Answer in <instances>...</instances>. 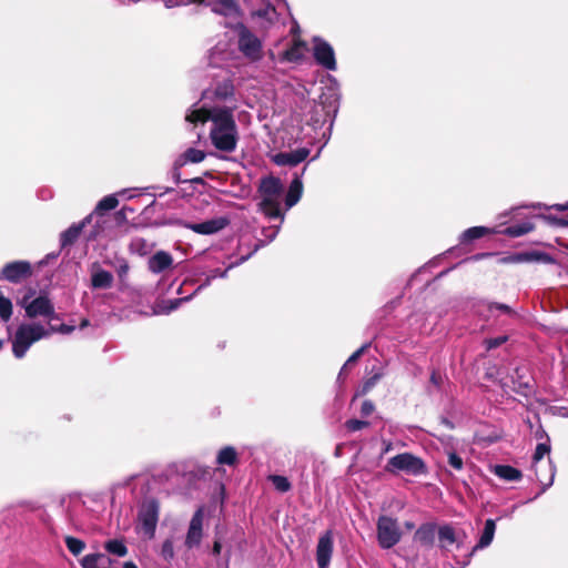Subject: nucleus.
<instances>
[{
  "label": "nucleus",
  "instance_id": "nucleus-1",
  "mask_svg": "<svg viewBox=\"0 0 568 568\" xmlns=\"http://www.w3.org/2000/svg\"><path fill=\"white\" fill-rule=\"evenodd\" d=\"M236 104L232 105H200L194 103L187 111L185 120L192 124L211 122L209 136L212 145L225 153L236 150L240 140L234 112Z\"/></svg>",
  "mask_w": 568,
  "mask_h": 568
},
{
  "label": "nucleus",
  "instance_id": "nucleus-2",
  "mask_svg": "<svg viewBox=\"0 0 568 568\" xmlns=\"http://www.w3.org/2000/svg\"><path fill=\"white\" fill-rule=\"evenodd\" d=\"M74 331V326L61 324L57 329L54 327L45 328L38 323L21 324L12 339V352L17 358H22L31 345L44 337H48L51 332H59L61 334H70Z\"/></svg>",
  "mask_w": 568,
  "mask_h": 568
},
{
  "label": "nucleus",
  "instance_id": "nucleus-3",
  "mask_svg": "<svg viewBox=\"0 0 568 568\" xmlns=\"http://www.w3.org/2000/svg\"><path fill=\"white\" fill-rule=\"evenodd\" d=\"M261 211L270 219H278L280 224L284 221V213L281 211L283 200V184L278 178L267 176L261 181L260 189Z\"/></svg>",
  "mask_w": 568,
  "mask_h": 568
},
{
  "label": "nucleus",
  "instance_id": "nucleus-4",
  "mask_svg": "<svg viewBox=\"0 0 568 568\" xmlns=\"http://www.w3.org/2000/svg\"><path fill=\"white\" fill-rule=\"evenodd\" d=\"M237 45L241 53L252 62L260 61L263 58L261 39L244 24L237 26Z\"/></svg>",
  "mask_w": 568,
  "mask_h": 568
},
{
  "label": "nucleus",
  "instance_id": "nucleus-5",
  "mask_svg": "<svg viewBox=\"0 0 568 568\" xmlns=\"http://www.w3.org/2000/svg\"><path fill=\"white\" fill-rule=\"evenodd\" d=\"M251 18L255 26L268 30L278 22V14L271 0H252Z\"/></svg>",
  "mask_w": 568,
  "mask_h": 568
},
{
  "label": "nucleus",
  "instance_id": "nucleus-6",
  "mask_svg": "<svg viewBox=\"0 0 568 568\" xmlns=\"http://www.w3.org/2000/svg\"><path fill=\"white\" fill-rule=\"evenodd\" d=\"M376 528L381 548L389 549L399 542L402 531L396 519L389 516H379Z\"/></svg>",
  "mask_w": 568,
  "mask_h": 568
},
{
  "label": "nucleus",
  "instance_id": "nucleus-7",
  "mask_svg": "<svg viewBox=\"0 0 568 568\" xmlns=\"http://www.w3.org/2000/svg\"><path fill=\"white\" fill-rule=\"evenodd\" d=\"M235 97V88L231 79H224L202 92L200 105H214L217 102H231Z\"/></svg>",
  "mask_w": 568,
  "mask_h": 568
},
{
  "label": "nucleus",
  "instance_id": "nucleus-8",
  "mask_svg": "<svg viewBox=\"0 0 568 568\" xmlns=\"http://www.w3.org/2000/svg\"><path fill=\"white\" fill-rule=\"evenodd\" d=\"M389 471H404L408 475L418 476L426 473L425 463L410 453H403L392 457L387 463Z\"/></svg>",
  "mask_w": 568,
  "mask_h": 568
},
{
  "label": "nucleus",
  "instance_id": "nucleus-9",
  "mask_svg": "<svg viewBox=\"0 0 568 568\" xmlns=\"http://www.w3.org/2000/svg\"><path fill=\"white\" fill-rule=\"evenodd\" d=\"M159 511V504L155 500L144 503L139 510L138 529L148 539H152L155 536Z\"/></svg>",
  "mask_w": 568,
  "mask_h": 568
},
{
  "label": "nucleus",
  "instance_id": "nucleus-10",
  "mask_svg": "<svg viewBox=\"0 0 568 568\" xmlns=\"http://www.w3.org/2000/svg\"><path fill=\"white\" fill-rule=\"evenodd\" d=\"M549 453H550V445L548 443H539L536 447V450H535V454L532 457L537 480L542 485L541 493H544L548 487H550L552 485L554 478H555V466L552 465L550 459H548L547 463L544 465L548 471L547 477L542 476L538 468V464L540 463V460Z\"/></svg>",
  "mask_w": 568,
  "mask_h": 568
},
{
  "label": "nucleus",
  "instance_id": "nucleus-11",
  "mask_svg": "<svg viewBox=\"0 0 568 568\" xmlns=\"http://www.w3.org/2000/svg\"><path fill=\"white\" fill-rule=\"evenodd\" d=\"M20 304L24 307L26 314L30 318L37 316L54 318L55 316L54 307L47 296H38L31 302H28V297H23Z\"/></svg>",
  "mask_w": 568,
  "mask_h": 568
},
{
  "label": "nucleus",
  "instance_id": "nucleus-12",
  "mask_svg": "<svg viewBox=\"0 0 568 568\" xmlns=\"http://www.w3.org/2000/svg\"><path fill=\"white\" fill-rule=\"evenodd\" d=\"M313 55L315 61L326 70H336V59L332 45L325 40L315 37L313 39Z\"/></svg>",
  "mask_w": 568,
  "mask_h": 568
},
{
  "label": "nucleus",
  "instance_id": "nucleus-13",
  "mask_svg": "<svg viewBox=\"0 0 568 568\" xmlns=\"http://www.w3.org/2000/svg\"><path fill=\"white\" fill-rule=\"evenodd\" d=\"M203 525L204 507H199L196 511L193 514L186 531L184 545L187 549H192L200 546L202 538L204 536Z\"/></svg>",
  "mask_w": 568,
  "mask_h": 568
},
{
  "label": "nucleus",
  "instance_id": "nucleus-14",
  "mask_svg": "<svg viewBox=\"0 0 568 568\" xmlns=\"http://www.w3.org/2000/svg\"><path fill=\"white\" fill-rule=\"evenodd\" d=\"M474 312L485 321L497 317L499 314L509 317L516 316V312L507 304L479 301L474 304Z\"/></svg>",
  "mask_w": 568,
  "mask_h": 568
},
{
  "label": "nucleus",
  "instance_id": "nucleus-15",
  "mask_svg": "<svg viewBox=\"0 0 568 568\" xmlns=\"http://www.w3.org/2000/svg\"><path fill=\"white\" fill-rule=\"evenodd\" d=\"M229 224V217L216 216L200 223L186 222L183 226L201 235H213L224 230Z\"/></svg>",
  "mask_w": 568,
  "mask_h": 568
},
{
  "label": "nucleus",
  "instance_id": "nucleus-16",
  "mask_svg": "<svg viewBox=\"0 0 568 568\" xmlns=\"http://www.w3.org/2000/svg\"><path fill=\"white\" fill-rule=\"evenodd\" d=\"M313 112L315 115L311 118V121L315 126L329 120V128H332L337 112V99L334 98L327 102V99L324 100V97H321V102L315 104Z\"/></svg>",
  "mask_w": 568,
  "mask_h": 568
},
{
  "label": "nucleus",
  "instance_id": "nucleus-17",
  "mask_svg": "<svg viewBox=\"0 0 568 568\" xmlns=\"http://www.w3.org/2000/svg\"><path fill=\"white\" fill-rule=\"evenodd\" d=\"M334 549V538L331 530L325 531L318 538L316 546V562L318 568H328Z\"/></svg>",
  "mask_w": 568,
  "mask_h": 568
},
{
  "label": "nucleus",
  "instance_id": "nucleus-18",
  "mask_svg": "<svg viewBox=\"0 0 568 568\" xmlns=\"http://www.w3.org/2000/svg\"><path fill=\"white\" fill-rule=\"evenodd\" d=\"M31 275V265L26 261H16L8 263L1 271V277L11 282L18 283L21 280Z\"/></svg>",
  "mask_w": 568,
  "mask_h": 568
},
{
  "label": "nucleus",
  "instance_id": "nucleus-19",
  "mask_svg": "<svg viewBox=\"0 0 568 568\" xmlns=\"http://www.w3.org/2000/svg\"><path fill=\"white\" fill-rule=\"evenodd\" d=\"M310 155L307 148H300L290 152H280L274 155L273 161L277 165L295 166Z\"/></svg>",
  "mask_w": 568,
  "mask_h": 568
},
{
  "label": "nucleus",
  "instance_id": "nucleus-20",
  "mask_svg": "<svg viewBox=\"0 0 568 568\" xmlns=\"http://www.w3.org/2000/svg\"><path fill=\"white\" fill-rule=\"evenodd\" d=\"M194 3L207 6L213 12L221 16H234L237 13L239 8L235 0H190Z\"/></svg>",
  "mask_w": 568,
  "mask_h": 568
},
{
  "label": "nucleus",
  "instance_id": "nucleus-21",
  "mask_svg": "<svg viewBox=\"0 0 568 568\" xmlns=\"http://www.w3.org/2000/svg\"><path fill=\"white\" fill-rule=\"evenodd\" d=\"M91 220H92V214L87 216L82 222L74 223L70 227H68L65 231H63L60 235L61 247H65V246L73 244L80 236L83 227L88 223H90Z\"/></svg>",
  "mask_w": 568,
  "mask_h": 568
},
{
  "label": "nucleus",
  "instance_id": "nucleus-22",
  "mask_svg": "<svg viewBox=\"0 0 568 568\" xmlns=\"http://www.w3.org/2000/svg\"><path fill=\"white\" fill-rule=\"evenodd\" d=\"M303 193V183L301 175L295 174L294 179L292 180L286 197H285V205L286 210L293 207L301 199Z\"/></svg>",
  "mask_w": 568,
  "mask_h": 568
},
{
  "label": "nucleus",
  "instance_id": "nucleus-23",
  "mask_svg": "<svg viewBox=\"0 0 568 568\" xmlns=\"http://www.w3.org/2000/svg\"><path fill=\"white\" fill-rule=\"evenodd\" d=\"M172 263V256L164 251H160L149 260V270L153 273H161L169 268Z\"/></svg>",
  "mask_w": 568,
  "mask_h": 568
},
{
  "label": "nucleus",
  "instance_id": "nucleus-24",
  "mask_svg": "<svg viewBox=\"0 0 568 568\" xmlns=\"http://www.w3.org/2000/svg\"><path fill=\"white\" fill-rule=\"evenodd\" d=\"M491 471L505 481H519L523 478L521 471L510 465H495Z\"/></svg>",
  "mask_w": 568,
  "mask_h": 568
},
{
  "label": "nucleus",
  "instance_id": "nucleus-25",
  "mask_svg": "<svg viewBox=\"0 0 568 568\" xmlns=\"http://www.w3.org/2000/svg\"><path fill=\"white\" fill-rule=\"evenodd\" d=\"M113 283V275L105 270L98 267L92 272L91 285L93 288H109Z\"/></svg>",
  "mask_w": 568,
  "mask_h": 568
},
{
  "label": "nucleus",
  "instance_id": "nucleus-26",
  "mask_svg": "<svg viewBox=\"0 0 568 568\" xmlns=\"http://www.w3.org/2000/svg\"><path fill=\"white\" fill-rule=\"evenodd\" d=\"M239 462V454L233 446H225L216 454V464L235 466Z\"/></svg>",
  "mask_w": 568,
  "mask_h": 568
},
{
  "label": "nucleus",
  "instance_id": "nucleus-27",
  "mask_svg": "<svg viewBox=\"0 0 568 568\" xmlns=\"http://www.w3.org/2000/svg\"><path fill=\"white\" fill-rule=\"evenodd\" d=\"M495 530H496L495 520L494 519H487L485 521L484 530H483V532L480 535L479 541L475 546L474 550L483 549V548L488 547L491 544L493 539H494Z\"/></svg>",
  "mask_w": 568,
  "mask_h": 568
},
{
  "label": "nucleus",
  "instance_id": "nucleus-28",
  "mask_svg": "<svg viewBox=\"0 0 568 568\" xmlns=\"http://www.w3.org/2000/svg\"><path fill=\"white\" fill-rule=\"evenodd\" d=\"M489 232V229L485 226H473L464 231L459 240L460 243H469L487 235Z\"/></svg>",
  "mask_w": 568,
  "mask_h": 568
},
{
  "label": "nucleus",
  "instance_id": "nucleus-29",
  "mask_svg": "<svg viewBox=\"0 0 568 568\" xmlns=\"http://www.w3.org/2000/svg\"><path fill=\"white\" fill-rule=\"evenodd\" d=\"M532 230H534V224L529 221H526V222L514 224V225L506 227L504 233L511 237H518V236L529 233Z\"/></svg>",
  "mask_w": 568,
  "mask_h": 568
},
{
  "label": "nucleus",
  "instance_id": "nucleus-30",
  "mask_svg": "<svg viewBox=\"0 0 568 568\" xmlns=\"http://www.w3.org/2000/svg\"><path fill=\"white\" fill-rule=\"evenodd\" d=\"M191 298V295L182 298H174L169 301H163L161 304L156 306L154 311L155 314H170L172 311L176 310L183 302H186Z\"/></svg>",
  "mask_w": 568,
  "mask_h": 568
},
{
  "label": "nucleus",
  "instance_id": "nucleus-31",
  "mask_svg": "<svg viewBox=\"0 0 568 568\" xmlns=\"http://www.w3.org/2000/svg\"><path fill=\"white\" fill-rule=\"evenodd\" d=\"M116 195L118 194H110L101 199L95 206L94 214H101L115 209L119 204Z\"/></svg>",
  "mask_w": 568,
  "mask_h": 568
},
{
  "label": "nucleus",
  "instance_id": "nucleus-32",
  "mask_svg": "<svg viewBox=\"0 0 568 568\" xmlns=\"http://www.w3.org/2000/svg\"><path fill=\"white\" fill-rule=\"evenodd\" d=\"M104 548L108 552L118 557H124L128 555V547L120 539H111L104 544Z\"/></svg>",
  "mask_w": 568,
  "mask_h": 568
},
{
  "label": "nucleus",
  "instance_id": "nucleus-33",
  "mask_svg": "<svg viewBox=\"0 0 568 568\" xmlns=\"http://www.w3.org/2000/svg\"><path fill=\"white\" fill-rule=\"evenodd\" d=\"M438 538L442 547H447L456 541L455 531L450 526L440 527Z\"/></svg>",
  "mask_w": 568,
  "mask_h": 568
},
{
  "label": "nucleus",
  "instance_id": "nucleus-34",
  "mask_svg": "<svg viewBox=\"0 0 568 568\" xmlns=\"http://www.w3.org/2000/svg\"><path fill=\"white\" fill-rule=\"evenodd\" d=\"M246 260H247V256H242V257L240 258V261H239V262L230 264V266H229L227 268H225L224 271H221V270H219V268H216V270L212 271V272L210 273V275L206 277V280H205L204 284L200 285V286L196 288V291L201 290L203 286L209 285V284L211 283V281H212V280H214V278H216V277H221V278L226 277L227 271H229L230 268H232L233 266L239 265V264H241V263L245 262Z\"/></svg>",
  "mask_w": 568,
  "mask_h": 568
},
{
  "label": "nucleus",
  "instance_id": "nucleus-35",
  "mask_svg": "<svg viewBox=\"0 0 568 568\" xmlns=\"http://www.w3.org/2000/svg\"><path fill=\"white\" fill-rule=\"evenodd\" d=\"M160 556L165 562H171L175 557L174 542L172 538H166L160 549Z\"/></svg>",
  "mask_w": 568,
  "mask_h": 568
},
{
  "label": "nucleus",
  "instance_id": "nucleus-36",
  "mask_svg": "<svg viewBox=\"0 0 568 568\" xmlns=\"http://www.w3.org/2000/svg\"><path fill=\"white\" fill-rule=\"evenodd\" d=\"M64 541L68 550L74 556L80 555L85 548V542L75 537L68 536Z\"/></svg>",
  "mask_w": 568,
  "mask_h": 568
},
{
  "label": "nucleus",
  "instance_id": "nucleus-37",
  "mask_svg": "<svg viewBox=\"0 0 568 568\" xmlns=\"http://www.w3.org/2000/svg\"><path fill=\"white\" fill-rule=\"evenodd\" d=\"M415 538L425 545H430L434 540V528L432 526H422L417 529Z\"/></svg>",
  "mask_w": 568,
  "mask_h": 568
},
{
  "label": "nucleus",
  "instance_id": "nucleus-38",
  "mask_svg": "<svg viewBox=\"0 0 568 568\" xmlns=\"http://www.w3.org/2000/svg\"><path fill=\"white\" fill-rule=\"evenodd\" d=\"M303 47L304 44L302 42H295L293 47L284 52V59L290 62L298 61L303 55Z\"/></svg>",
  "mask_w": 568,
  "mask_h": 568
},
{
  "label": "nucleus",
  "instance_id": "nucleus-39",
  "mask_svg": "<svg viewBox=\"0 0 568 568\" xmlns=\"http://www.w3.org/2000/svg\"><path fill=\"white\" fill-rule=\"evenodd\" d=\"M205 156L206 154L204 151L194 148H190L184 153L185 161L191 163H200L205 159Z\"/></svg>",
  "mask_w": 568,
  "mask_h": 568
},
{
  "label": "nucleus",
  "instance_id": "nucleus-40",
  "mask_svg": "<svg viewBox=\"0 0 568 568\" xmlns=\"http://www.w3.org/2000/svg\"><path fill=\"white\" fill-rule=\"evenodd\" d=\"M270 479H271L272 484L274 485V487L281 493H286L291 489V483L284 476L273 475L270 477Z\"/></svg>",
  "mask_w": 568,
  "mask_h": 568
},
{
  "label": "nucleus",
  "instance_id": "nucleus-41",
  "mask_svg": "<svg viewBox=\"0 0 568 568\" xmlns=\"http://www.w3.org/2000/svg\"><path fill=\"white\" fill-rule=\"evenodd\" d=\"M12 315V303L9 298L2 297L0 300V317L2 321L8 322Z\"/></svg>",
  "mask_w": 568,
  "mask_h": 568
},
{
  "label": "nucleus",
  "instance_id": "nucleus-42",
  "mask_svg": "<svg viewBox=\"0 0 568 568\" xmlns=\"http://www.w3.org/2000/svg\"><path fill=\"white\" fill-rule=\"evenodd\" d=\"M367 346H368L367 344L363 345L361 348H358L355 353H353L348 357V359L346 361V363L343 365V367L339 371L338 381H341L343 378V371L347 369L348 366L356 363V361L361 357V355L364 353V351L366 349Z\"/></svg>",
  "mask_w": 568,
  "mask_h": 568
},
{
  "label": "nucleus",
  "instance_id": "nucleus-43",
  "mask_svg": "<svg viewBox=\"0 0 568 568\" xmlns=\"http://www.w3.org/2000/svg\"><path fill=\"white\" fill-rule=\"evenodd\" d=\"M383 376V373L382 372H376L373 376H371L369 378H367L364 383H363V386H362V394H366L368 393L375 385L376 383L382 378Z\"/></svg>",
  "mask_w": 568,
  "mask_h": 568
},
{
  "label": "nucleus",
  "instance_id": "nucleus-44",
  "mask_svg": "<svg viewBox=\"0 0 568 568\" xmlns=\"http://www.w3.org/2000/svg\"><path fill=\"white\" fill-rule=\"evenodd\" d=\"M507 339H508V337L506 335H503V336H498L495 338H487V339H485L484 344L486 346V349L490 351V349L499 347L500 345L506 343Z\"/></svg>",
  "mask_w": 568,
  "mask_h": 568
},
{
  "label": "nucleus",
  "instance_id": "nucleus-45",
  "mask_svg": "<svg viewBox=\"0 0 568 568\" xmlns=\"http://www.w3.org/2000/svg\"><path fill=\"white\" fill-rule=\"evenodd\" d=\"M369 425L366 420H359V419H349L345 423L346 428L349 432H357L361 430Z\"/></svg>",
  "mask_w": 568,
  "mask_h": 568
},
{
  "label": "nucleus",
  "instance_id": "nucleus-46",
  "mask_svg": "<svg viewBox=\"0 0 568 568\" xmlns=\"http://www.w3.org/2000/svg\"><path fill=\"white\" fill-rule=\"evenodd\" d=\"M448 464L456 470H462L464 466L462 457L454 452L448 454Z\"/></svg>",
  "mask_w": 568,
  "mask_h": 568
},
{
  "label": "nucleus",
  "instance_id": "nucleus-47",
  "mask_svg": "<svg viewBox=\"0 0 568 568\" xmlns=\"http://www.w3.org/2000/svg\"><path fill=\"white\" fill-rule=\"evenodd\" d=\"M116 273L120 280H124L129 273V264L125 260H121L116 266Z\"/></svg>",
  "mask_w": 568,
  "mask_h": 568
},
{
  "label": "nucleus",
  "instance_id": "nucleus-48",
  "mask_svg": "<svg viewBox=\"0 0 568 568\" xmlns=\"http://www.w3.org/2000/svg\"><path fill=\"white\" fill-rule=\"evenodd\" d=\"M374 404L371 400H364L361 407L363 416H369L374 412Z\"/></svg>",
  "mask_w": 568,
  "mask_h": 568
},
{
  "label": "nucleus",
  "instance_id": "nucleus-49",
  "mask_svg": "<svg viewBox=\"0 0 568 568\" xmlns=\"http://www.w3.org/2000/svg\"><path fill=\"white\" fill-rule=\"evenodd\" d=\"M118 195L124 196L126 199H133L139 195V190L135 187L123 189L118 193Z\"/></svg>",
  "mask_w": 568,
  "mask_h": 568
},
{
  "label": "nucleus",
  "instance_id": "nucleus-50",
  "mask_svg": "<svg viewBox=\"0 0 568 568\" xmlns=\"http://www.w3.org/2000/svg\"><path fill=\"white\" fill-rule=\"evenodd\" d=\"M278 231H280V225L272 226V227L265 230L264 232H265V236H267L270 239V241H272L273 239H275Z\"/></svg>",
  "mask_w": 568,
  "mask_h": 568
},
{
  "label": "nucleus",
  "instance_id": "nucleus-51",
  "mask_svg": "<svg viewBox=\"0 0 568 568\" xmlns=\"http://www.w3.org/2000/svg\"><path fill=\"white\" fill-rule=\"evenodd\" d=\"M545 219L555 225H560V226L568 225V221H566L564 219H558V217H554V216H545Z\"/></svg>",
  "mask_w": 568,
  "mask_h": 568
},
{
  "label": "nucleus",
  "instance_id": "nucleus-52",
  "mask_svg": "<svg viewBox=\"0 0 568 568\" xmlns=\"http://www.w3.org/2000/svg\"><path fill=\"white\" fill-rule=\"evenodd\" d=\"M532 257H534V254H528V253L518 254V255H516L515 261H517V262H528V261H532L534 260Z\"/></svg>",
  "mask_w": 568,
  "mask_h": 568
},
{
  "label": "nucleus",
  "instance_id": "nucleus-53",
  "mask_svg": "<svg viewBox=\"0 0 568 568\" xmlns=\"http://www.w3.org/2000/svg\"><path fill=\"white\" fill-rule=\"evenodd\" d=\"M221 550H222V545H221V541L220 540H215L213 542V547H212V554L214 556H219L221 554Z\"/></svg>",
  "mask_w": 568,
  "mask_h": 568
},
{
  "label": "nucleus",
  "instance_id": "nucleus-54",
  "mask_svg": "<svg viewBox=\"0 0 568 568\" xmlns=\"http://www.w3.org/2000/svg\"><path fill=\"white\" fill-rule=\"evenodd\" d=\"M440 375L436 372H433L432 375H430V382L432 384H434L435 386H439L440 384Z\"/></svg>",
  "mask_w": 568,
  "mask_h": 568
},
{
  "label": "nucleus",
  "instance_id": "nucleus-55",
  "mask_svg": "<svg viewBox=\"0 0 568 568\" xmlns=\"http://www.w3.org/2000/svg\"><path fill=\"white\" fill-rule=\"evenodd\" d=\"M552 209H556L558 211L568 210V202L565 204H555L551 206Z\"/></svg>",
  "mask_w": 568,
  "mask_h": 568
},
{
  "label": "nucleus",
  "instance_id": "nucleus-56",
  "mask_svg": "<svg viewBox=\"0 0 568 568\" xmlns=\"http://www.w3.org/2000/svg\"><path fill=\"white\" fill-rule=\"evenodd\" d=\"M160 190V195L174 191L172 187H158Z\"/></svg>",
  "mask_w": 568,
  "mask_h": 568
},
{
  "label": "nucleus",
  "instance_id": "nucleus-57",
  "mask_svg": "<svg viewBox=\"0 0 568 568\" xmlns=\"http://www.w3.org/2000/svg\"><path fill=\"white\" fill-rule=\"evenodd\" d=\"M123 568H139L133 561H126L123 564Z\"/></svg>",
  "mask_w": 568,
  "mask_h": 568
},
{
  "label": "nucleus",
  "instance_id": "nucleus-58",
  "mask_svg": "<svg viewBox=\"0 0 568 568\" xmlns=\"http://www.w3.org/2000/svg\"><path fill=\"white\" fill-rule=\"evenodd\" d=\"M173 179H174V181H175L176 183H179V181H180V173H179V171H178V170H174V171H173Z\"/></svg>",
  "mask_w": 568,
  "mask_h": 568
},
{
  "label": "nucleus",
  "instance_id": "nucleus-59",
  "mask_svg": "<svg viewBox=\"0 0 568 568\" xmlns=\"http://www.w3.org/2000/svg\"><path fill=\"white\" fill-rule=\"evenodd\" d=\"M89 325H90L89 320H83V321L81 322V324H80V328L82 329V328H84V327H87V326H89Z\"/></svg>",
  "mask_w": 568,
  "mask_h": 568
},
{
  "label": "nucleus",
  "instance_id": "nucleus-60",
  "mask_svg": "<svg viewBox=\"0 0 568 568\" xmlns=\"http://www.w3.org/2000/svg\"><path fill=\"white\" fill-rule=\"evenodd\" d=\"M443 423L448 427V428H453V424L446 419V418H443Z\"/></svg>",
  "mask_w": 568,
  "mask_h": 568
},
{
  "label": "nucleus",
  "instance_id": "nucleus-61",
  "mask_svg": "<svg viewBox=\"0 0 568 568\" xmlns=\"http://www.w3.org/2000/svg\"><path fill=\"white\" fill-rule=\"evenodd\" d=\"M405 527H406L407 529H413L415 526H414V524H413V523H405Z\"/></svg>",
  "mask_w": 568,
  "mask_h": 568
},
{
  "label": "nucleus",
  "instance_id": "nucleus-62",
  "mask_svg": "<svg viewBox=\"0 0 568 568\" xmlns=\"http://www.w3.org/2000/svg\"><path fill=\"white\" fill-rule=\"evenodd\" d=\"M390 448H392V445H390V443H388L384 449V453H388L390 450Z\"/></svg>",
  "mask_w": 568,
  "mask_h": 568
},
{
  "label": "nucleus",
  "instance_id": "nucleus-63",
  "mask_svg": "<svg viewBox=\"0 0 568 568\" xmlns=\"http://www.w3.org/2000/svg\"><path fill=\"white\" fill-rule=\"evenodd\" d=\"M58 256V254H49L47 257L48 258H55Z\"/></svg>",
  "mask_w": 568,
  "mask_h": 568
},
{
  "label": "nucleus",
  "instance_id": "nucleus-64",
  "mask_svg": "<svg viewBox=\"0 0 568 568\" xmlns=\"http://www.w3.org/2000/svg\"><path fill=\"white\" fill-rule=\"evenodd\" d=\"M165 6H166L168 8H171L173 4H172L170 1H168V2H165Z\"/></svg>",
  "mask_w": 568,
  "mask_h": 568
}]
</instances>
